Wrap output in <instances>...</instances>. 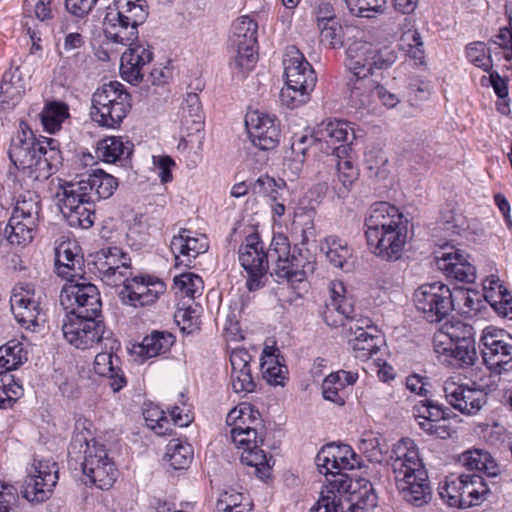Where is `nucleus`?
Instances as JSON below:
<instances>
[{"label": "nucleus", "mask_w": 512, "mask_h": 512, "mask_svg": "<svg viewBox=\"0 0 512 512\" xmlns=\"http://www.w3.org/2000/svg\"><path fill=\"white\" fill-rule=\"evenodd\" d=\"M226 423L231 426V439L241 450V463L252 468L253 474L264 479L271 470L272 457H267L261 446L264 443L265 429L259 411L250 404L242 403L230 410Z\"/></svg>", "instance_id": "f257e3e1"}, {"label": "nucleus", "mask_w": 512, "mask_h": 512, "mask_svg": "<svg viewBox=\"0 0 512 512\" xmlns=\"http://www.w3.org/2000/svg\"><path fill=\"white\" fill-rule=\"evenodd\" d=\"M8 155L22 176L32 182L48 179L52 169L61 161L56 141L51 138L37 139L23 121L11 139Z\"/></svg>", "instance_id": "f03ea898"}, {"label": "nucleus", "mask_w": 512, "mask_h": 512, "mask_svg": "<svg viewBox=\"0 0 512 512\" xmlns=\"http://www.w3.org/2000/svg\"><path fill=\"white\" fill-rule=\"evenodd\" d=\"M391 467L396 487L403 499L416 506L426 503L430 495L428 476L412 439L403 438L394 445Z\"/></svg>", "instance_id": "7ed1b4c3"}, {"label": "nucleus", "mask_w": 512, "mask_h": 512, "mask_svg": "<svg viewBox=\"0 0 512 512\" xmlns=\"http://www.w3.org/2000/svg\"><path fill=\"white\" fill-rule=\"evenodd\" d=\"M283 65L286 86L281 89L280 99L287 107L295 108L308 101L317 77L311 64L295 46L286 48Z\"/></svg>", "instance_id": "20e7f679"}, {"label": "nucleus", "mask_w": 512, "mask_h": 512, "mask_svg": "<svg viewBox=\"0 0 512 512\" xmlns=\"http://www.w3.org/2000/svg\"><path fill=\"white\" fill-rule=\"evenodd\" d=\"M91 119L99 126L118 128L131 109V96L118 81L103 84L92 95Z\"/></svg>", "instance_id": "39448f33"}, {"label": "nucleus", "mask_w": 512, "mask_h": 512, "mask_svg": "<svg viewBox=\"0 0 512 512\" xmlns=\"http://www.w3.org/2000/svg\"><path fill=\"white\" fill-rule=\"evenodd\" d=\"M257 30L258 24L250 16H241L233 23L229 44L232 53L230 66L238 74H246L257 62Z\"/></svg>", "instance_id": "423d86ee"}, {"label": "nucleus", "mask_w": 512, "mask_h": 512, "mask_svg": "<svg viewBox=\"0 0 512 512\" xmlns=\"http://www.w3.org/2000/svg\"><path fill=\"white\" fill-rule=\"evenodd\" d=\"M82 282L69 279L60 294V303L67 315L101 317L102 302L98 288L82 277Z\"/></svg>", "instance_id": "0eeeda50"}, {"label": "nucleus", "mask_w": 512, "mask_h": 512, "mask_svg": "<svg viewBox=\"0 0 512 512\" xmlns=\"http://www.w3.org/2000/svg\"><path fill=\"white\" fill-rule=\"evenodd\" d=\"M241 266L247 272L246 287L250 292L262 288L269 269L268 256L258 234H250L238 249Z\"/></svg>", "instance_id": "6e6552de"}, {"label": "nucleus", "mask_w": 512, "mask_h": 512, "mask_svg": "<svg viewBox=\"0 0 512 512\" xmlns=\"http://www.w3.org/2000/svg\"><path fill=\"white\" fill-rule=\"evenodd\" d=\"M266 254L268 262L274 264L271 275L277 278V282L285 280L294 285L305 280V271L301 269L303 266L299 259L291 254L290 242L286 235L275 234Z\"/></svg>", "instance_id": "1a4fd4ad"}, {"label": "nucleus", "mask_w": 512, "mask_h": 512, "mask_svg": "<svg viewBox=\"0 0 512 512\" xmlns=\"http://www.w3.org/2000/svg\"><path fill=\"white\" fill-rule=\"evenodd\" d=\"M58 480V466L52 459H35L28 468L22 495L31 503L44 502L52 494Z\"/></svg>", "instance_id": "9d476101"}, {"label": "nucleus", "mask_w": 512, "mask_h": 512, "mask_svg": "<svg viewBox=\"0 0 512 512\" xmlns=\"http://www.w3.org/2000/svg\"><path fill=\"white\" fill-rule=\"evenodd\" d=\"M44 293L32 283H19L10 297L12 313L20 325L26 329L38 325L43 315Z\"/></svg>", "instance_id": "9b49d317"}, {"label": "nucleus", "mask_w": 512, "mask_h": 512, "mask_svg": "<svg viewBox=\"0 0 512 512\" xmlns=\"http://www.w3.org/2000/svg\"><path fill=\"white\" fill-rule=\"evenodd\" d=\"M64 338L78 349H88L107 339L100 317L66 315L62 324Z\"/></svg>", "instance_id": "f8f14e48"}, {"label": "nucleus", "mask_w": 512, "mask_h": 512, "mask_svg": "<svg viewBox=\"0 0 512 512\" xmlns=\"http://www.w3.org/2000/svg\"><path fill=\"white\" fill-rule=\"evenodd\" d=\"M82 470L91 483L100 489H109L117 477L114 463L102 445H89L85 450Z\"/></svg>", "instance_id": "ddd939ff"}, {"label": "nucleus", "mask_w": 512, "mask_h": 512, "mask_svg": "<svg viewBox=\"0 0 512 512\" xmlns=\"http://www.w3.org/2000/svg\"><path fill=\"white\" fill-rule=\"evenodd\" d=\"M448 286L442 282L421 285L414 293V302L430 323H440L448 316Z\"/></svg>", "instance_id": "4468645a"}, {"label": "nucleus", "mask_w": 512, "mask_h": 512, "mask_svg": "<svg viewBox=\"0 0 512 512\" xmlns=\"http://www.w3.org/2000/svg\"><path fill=\"white\" fill-rule=\"evenodd\" d=\"M74 190L67 183L62 187L61 213L70 227L88 229L94 223V202Z\"/></svg>", "instance_id": "2eb2a0df"}, {"label": "nucleus", "mask_w": 512, "mask_h": 512, "mask_svg": "<svg viewBox=\"0 0 512 512\" xmlns=\"http://www.w3.org/2000/svg\"><path fill=\"white\" fill-rule=\"evenodd\" d=\"M121 285L123 287L119 291L120 299L124 304L135 308L154 304L165 291L162 281L142 276L124 278Z\"/></svg>", "instance_id": "dca6fc26"}, {"label": "nucleus", "mask_w": 512, "mask_h": 512, "mask_svg": "<svg viewBox=\"0 0 512 512\" xmlns=\"http://www.w3.org/2000/svg\"><path fill=\"white\" fill-rule=\"evenodd\" d=\"M245 125L254 146L272 150L279 144L280 128L274 116L261 111L248 112Z\"/></svg>", "instance_id": "f3484780"}, {"label": "nucleus", "mask_w": 512, "mask_h": 512, "mask_svg": "<svg viewBox=\"0 0 512 512\" xmlns=\"http://www.w3.org/2000/svg\"><path fill=\"white\" fill-rule=\"evenodd\" d=\"M409 223L407 217L397 207L388 202L373 204L365 218L366 238L376 239L379 233L386 232Z\"/></svg>", "instance_id": "a211bd4d"}, {"label": "nucleus", "mask_w": 512, "mask_h": 512, "mask_svg": "<svg viewBox=\"0 0 512 512\" xmlns=\"http://www.w3.org/2000/svg\"><path fill=\"white\" fill-rule=\"evenodd\" d=\"M126 255L118 247L103 248L95 255V265L103 280L110 286H119L132 275Z\"/></svg>", "instance_id": "6ab92c4d"}, {"label": "nucleus", "mask_w": 512, "mask_h": 512, "mask_svg": "<svg viewBox=\"0 0 512 512\" xmlns=\"http://www.w3.org/2000/svg\"><path fill=\"white\" fill-rule=\"evenodd\" d=\"M127 45L129 48L121 56L120 72L125 81L136 85L143 80L144 69L152 61L153 53L150 46L139 42Z\"/></svg>", "instance_id": "aec40b11"}, {"label": "nucleus", "mask_w": 512, "mask_h": 512, "mask_svg": "<svg viewBox=\"0 0 512 512\" xmlns=\"http://www.w3.org/2000/svg\"><path fill=\"white\" fill-rule=\"evenodd\" d=\"M67 184L93 202L108 199L118 187L117 179L101 169H96L86 177Z\"/></svg>", "instance_id": "412c9836"}, {"label": "nucleus", "mask_w": 512, "mask_h": 512, "mask_svg": "<svg viewBox=\"0 0 512 512\" xmlns=\"http://www.w3.org/2000/svg\"><path fill=\"white\" fill-rule=\"evenodd\" d=\"M314 138L319 148L329 157L332 155L333 147L340 144L351 147L355 134L348 122L334 120L318 125L314 131Z\"/></svg>", "instance_id": "4be33fe9"}, {"label": "nucleus", "mask_w": 512, "mask_h": 512, "mask_svg": "<svg viewBox=\"0 0 512 512\" xmlns=\"http://www.w3.org/2000/svg\"><path fill=\"white\" fill-rule=\"evenodd\" d=\"M409 223L402 224L396 228L379 233L376 239H367V244L372 252L386 260H397L401 257L402 251L408 239Z\"/></svg>", "instance_id": "5701e85b"}, {"label": "nucleus", "mask_w": 512, "mask_h": 512, "mask_svg": "<svg viewBox=\"0 0 512 512\" xmlns=\"http://www.w3.org/2000/svg\"><path fill=\"white\" fill-rule=\"evenodd\" d=\"M414 415L419 426L428 434L440 439L448 437V420L442 406L426 399L414 406Z\"/></svg>", "instance_id": "b1692460"}, {"label": "nucleus", "mask_w": 512, "mask_h": 512, "mask_svg": "<svg viewBox=\"0 0 512 512\" xmlns=\"http://www.w3.org/2000/svg\"><path fill=\"white\" fill-rule=\"evenodd\" d=\"M316 465L321 474L342 475V471L353 469L355 454L348 445L323 447L316 456Z\"/></svg>", "instance_id": "393cba45"}, {"label": "nucleus", "mask_w": 512, "mask_h": 512, "mask_svg": "<svg viewBox=\"0 0 512 512\" xmlns=\"http://www.w3.org/2000/svg\"><path fill=\"white\" fill-rule=\"evenodd\" d=\"M351 150L349 145L340 144L337 147H333L332 155L327 157L326 160L327 164L335 167L338 180L342 184V187L337 192L339 196L346 195L358 178L359 173L351 156Z\"/></svg>", "instance_id": "a878e982"}, {"label": "nucleus", "mask_w": 512, "mask_h": 512, "mask_svg": "<svg viewBox=\"0 0 512 512\" xmlns=\"http://www.w3.org/2000/svg\"><path fill=\"white\" fill-rule=\"evenodd\" d=\"M170 248L176 260L180 256L186 258L185 265L188 266L192 259L208 249V241L205 235L197 234L188 229H181L170 243Z\"/></svg>", "instance_id": "bb28decb"}, {"label": "nucleus", "mask_w": 512, "mask_h": 512, "mask_svg": "<svg viewBox=\"0 0 512 512\" xmlns=\"http://www.w3.org/2000/svg\"><path fill=\"white\" fill-rule=\"evenodd\" d=\"M251 355L245 349H235L230 355L231 384L236 393H250L255 389L251 374Z\"/></svg>", "instance_id": "cd10ccee"}, {"label": "nucleus", "mask_w": 512, "mask_h": 512, "mask_svg": "<svg viewBox=\"0 0 512 512\" xmlns=\"http://www.w3.org/2000/svg\"><path fill=\"white\" fill-rule=\"evenodd\" d=\"M375 46L369 42L358 40L352 42L346 51L345 66L353 76H371L372 59Z\"/></svg>", "instance_id": "c85d7f7f"}, {"label": "nucleus", "mask_w": 512, "mask_h": 512, "mask_svg": "<svg viewBox=\"0 0 512 512\" xmlns=\"http://www.w3.org/2000/svg\"><path fill=\"white\" fill-rule=\"evenodd\" d=\"M484 294L465 286L453 285L450 289V310L465 318H470L481 311Z\"/></svg>", "instance_id": "c756f323"}, {"label": "nucleus", "mask_w": 512, "mask_h": 512, "mask_svg": "<svg viewBox=\"0 0 512 512\" xmlns=\"http://www.w3.org/2000/svg\"><path fill=\"white\" fill-rule=\"evenodd\" d=\"M450 406L465 415H475L487 403V393L482 389L459 385L450 392Z\"/></svg>", "instance_id": "7c9ffc66"}, {"label": "nucleus", "mask_w": 512, "mask_h": 512, "mask_svg": "<svg viewBox=\"0 0 512 512\" xmlns=\"http://www.w3.org/2000/svg\"><path fill=\"white\" fill-rule=\"evenodd\" d=\"M120 365V358L112 352L98 353L94 360V371L109 379L113 392L120 391L127 383Z\"/></svg>", "instance_id": "2f4dec72"}, {"label": "nucleus", "mask_w": 512, "mask_h": 512, "mask_svg": "<svg viewBox=\"0 0 512 512\" xmlns=\"http://www.w3.org/2000/svg\"><path fill=\"white\" fill-rule=\"evenodd\" d=\"M349 100L356 108H370L376 102L378 82L370 76H353L347 82Z\"/></svg>", "instance_id": "473e14b6"}, {"label": "nucleus", "mask_w": 512, "mask_h": 512, "mask_svg": "<svg viewBox=\"0 0 512 512\" xmlns=\"http://www.w3.org/2000/svg\"><path fill=\"white\" fill-rule=\"evenodd\" d=\"M174 342L175 337L171 333L154 330L145 336L141 343L133 346L132 353L141 360H146L166 353Z\"/></svg>", "instance_id": "72a5a7b5"}, {"label": "nucleus", "mask_w": 512, "mask_h": 512, "mask_svg": "<svg viewBox=\"0 0 512 512\" xmlns=\"http://www.w3.org/2000/svg\"><path fill=\"white\" fill-rule=\"evenodd\" d=\"M107 10L117 18H124L136 29L146 21L149 14L146 0H114Z\"/></svg>", "instance_id": "f704fd0d"}, {"label": "nucleus", "mask_w": 512, "mask_h": 512, "mask_svg": "<svg viewBox=\"0 0 512 512\" xmlns=\"http://www.w3.org/2000/svg\"><path fill=\"white\" fill-rule=\"evenodd\" d=\"M455 464L465 466L469 470H477L489 477H495L500 469L491 454L482 449L467 450L461 454L452 456Z\"/></svg>", "instance_id": "c9c22d12"}, {"label": "nucleus", "mask_w": 512, "mask_h": 512, "mask_svg": "<svg viewBox=\"0 0 512 512\" xmlns=\"http://www.w3.org/2000/svg\"><path fill=\"white\" fill-rule=\"evenodd\" d=\"M348 343L354 357L366 361L379 352L383 344V337L378 328H370L368 332L350 335Z\"/></svg>", "instance_id": "e433bc0d"}, {"label": "nucleus", "mask_w": 512, "mask_h": 512, "mask_svg": "<svg viewBox=\"0 0 512 512\" xmlns=\"http://www.w3.org/2000/svg\"><path fill=\"white\" fill-rule=\"evenodd\" d=\"M474 328H464L463 336L458 343H450V366L465 368L472 366L477 360Z\"/></svg>", "instance_id": "4c0bfd02"}, {"label": "nucleus", "mask_w": 512, "mask_h": 512, "mask_svg": "<svg viewBox=\"0 0 512 512\" xmlns=\"http://www.w3.org/2000/svg\"><path fill=\"white\" fill-rule=\"evenodd\" d=\"M485 350L483 351L484 361L494 367L498 373L512 369V345L501 340H496L493 336L485 338Z\"/></svg>", "instance_id": "58836bf2"}, {"label": "nucleus", "mask_w": 512, "mask_h": 512, "mask_svg": "<svg viewBox=\"0 0 512 512\" xmlns=\"http://www.w3.org/2000/svg\"><path fill=\"white\" fill-rule=\"evenodd\" d=\"M103 31L107 39L122 45L138 39V29L130 26L124 18H117L108 10L103 20Z\"/></svg>", "instance_id": "ea45409f"}, {"label": "nucleus", "mask_w": 512, "mask_h": 512, "mask_svg": "<svg viewBox=\"0 0 512 512\" xmlns=\"http://www.w3.org/2000/svg\"><path fill=\"white\" fill-rule=\"evenodd\" d=\"M180 124L188 135L202 129L204 115L199 96L196 93H187L180 110Z\"/></svg>", "instance_id": "a19ab883"}, {"label": "nucleus", "mask_w": 512, "mask_h": 512, "mask_svg": "<svg viewBox=\"0 0 512 512\" xmlns=\"http://www.w3.org/2000/svg\"><path fill=\"white\" fill-rule=\"evenodd\" d=\"M133 145L124 141L122 137L111 136L98 142L96 155L107 163H114L123 158H128L132 153Z\"/></svg>", "instance_id": "79ce46f5"}, {"label": "nucleus", "mask_w": 512, "mask_h": 512, "mask_svg": "<svg viewBox=\"0 0 512 512\" xmlns=\"http://www.w3.org/2000/svg\"><path fill=\"white\" fill-rule=\"evenodd\" d=\"M82 258L73 251L71 243H62L55 251V267L59 276L73 279L79 275Z\"/></svg>", "instance_id": "37998d69"}, {"label": "nucleus", "mask_w": 512, "mask_h": 512, "mask_svg": "<svg viewBox=\"0 0 512 512\" xmlns=\"http://www.w3.org/2000/svg\"><path fill=\"white\" fill-rule=\"evenodd\" d=\"M37 225L38 223L11 215L4 229V236L11 245L25 246L32 241Z\"/></svg>", "instance_id": "c03bdc74"}, {"label": "nucleus", "mask_w": 512, "mask_h": 512, "mask_svg": "<svg viewBox=\"0 0 512 512\" xmlns=\"http://www.w3.org/2000/svg\"><path fill=\"white\" fill-rule=\"evenodd\" d=\"M26 360L23 344L18 340L8 341L0 347V375L16 370Z\"/></svg>", "instance_id": "a18cd8bd"}, {"label": "nucleus", "mask_w": 512, "mask_h": 512, "mask_svg": "<svg viewBox=\"0 0 512 512\" xmlns=\"http://www.w3.org/2000/svg\"><path fill=\"white\" fill-rule=\"evenodd\" d=\"M40 211L39 196L35 192L26 191L18 196L12 215L38 223Z\"/></svg>", "instance_id": "49530a36"}, {"label": "nucleus", "mask_w": 512, "mask_h": 512, "mask_svg": "<svg viewBox=\"0 0 512 512\" xmlns=\"http://www.w3.org/2000/svg\"><path fill=\"white\" fill-rule=\"evenodd\" d=\"M24 92V86L19 76L15 80L13 73H5L0 83V108L9 109L14 107Z\"/></svg>", "instance_id": "de8ad7c7"}, {"label": "nucleus", "mask_w": 512, "mask_h": 512, "mask_svg": "<svg viewBox=\"0 0 512 512\" xmlns=\"http://www.w3.org/2000/svg\"><path fill=\"white\" fill-rule=\"evenodd\" d=\"M68 117L69 108L64 102L52 101L41 112V122L49 133L60 130L63 121Z\"/></svg>", "instance_id": "09e8293b"}, {"label": "nucleus", "mask_w": 512, "mask_h": 512, "mask_svg": "<svg viewBox=\"0 0 512 512\" xmlns=\"http://www.w3.org/2000/svg\"><path fill=\"white\" fill-rule=\"evenodd\" d=\"M353 311L354 308L350 301L339 302V300H330L323 311V319L329 326L347 327L348 319Z\"/></svg>", "instance_id": "8fccbe9b"}, {"label": "nucleus", "mask_w": 512, "mask_h": 512, "mask_svg": "<svg viewBox=\"0 0 512 512\" xmlns=\"http://www.w3.org/2000/svg\"><path fill=\"white\" fill-rule=\"evenodd\" d=\"M166 457L174 469H185L193 459V450L190 444L172 439L167 445Z\"/></svg>", "instance_id": "3c124183"}, {"label": "nucleus", "mask_w": 512, "mask_h": 512, "mask_svg": "<svg viewBox=\"0 0 512 512\" xmlns=\"http://www.w3.org/2000/svg\"><path fill=\"white\" fill-rule=\"evenodd\" d=\"M321 250L326 254L328 261L337 268H342L351 255L347 244L333 236L325 239L321 244Z\"/></svg>", "instance_id": "603ef678"}, {"label": "nucleus", "mask_w": 512, "mask_h": 512, "mask_svg": "<svg viewBox=\"0 0 512 512\" xmlns=\"http://www.w3.org/2000/svg\"><path fill=\"white\" fill-rule=\"evenodd\" d=\"M173 282L174 288L184 297L194 299L202 294L203 281L194 273L188 272L175 276Z\"/></svg>", "instance_id": "864d4df0"}, {"label": "nucleus", "mask_w": 512, "mask_h": 512, "mask_svg": "<svg viewBox=\"0 0 512 512\" xmlns=\"http://www.w3.org/2000/svg\"><path fill=\"white\" fill-rule=\"evenodd\" d=\"M218 512H251L252 504L241 493L224 492L217 503Z\"/></svg>", "instance_id": "5fc2aeb1"}, {"label": "nucleus", "mask_w": 512, "mask_h": 512, "mask_svg": "<svg viewBox=\"0 0 512 512\" xmlns=\"http://www.w3.org/2000/svg\"><path fill=\"white\" fill-rule=\"evenodd\" d=\"M358 489L355 487L352 491L354 505L362 506L364 510L369 512V509L377 505V495L375 493L372 483L367 479H359L356 481Z\"/></svg>", "instance_id": "6e6d98bb"}, {"label": "nucleus", "mask_w": 512, "mask_h": 512, "mask_svg": "<svg viewBox=\"0 0 512 512\" xmlns=\"http://www.w3.org/2000/svg\"><path fill=\"white\" fill-rule=\"evenodd\" d=\"M345 4L352 15L371 18L382 12L386 0H345Z\"/></svg>", "instance_id": "4d7b16f0"}, {"label": "nucleus", "mask_w": 512, "mask_h": 512, "mask_svg": "<svg viewBox=\"0 0 512 512\" xmlns=\"http://www.w3.org/2000/svg\"><path fill=\"white\" fill-rule=\"evenodd\" d=\"M388 162V157L380 147H370L364 155V164L368 170L375 177L384 178L386 176L385 166Z\"/></svg>", "instance_id": "13d9d810"}, {"label": "nucleus", "mask_w": 512, "mask_h": 512, "mask_svg": "<svg viewBox=\"0 0 512 512\" xmlns=\"http://www.w3.org/2000/svg\"><path fill=\"white\" fill-rule=\"evenodd\" d=\"M466 54L468 60L475 66L490 72L492 60L483 42H474L467 46Z\"/></svg>", "instance_id": "bf43d9fd"}, {"label": "nucleus", "mask_w": 512, "mask_h": 512, "mask_svg": "<svg viewBox=\"0 0 512 512\" xmlns=\"http://www.w3.org/2000/svg\"><path fill=\"white\" fill-rule=\"evenodd\" d=\"M22 395V386L12 377L0 380V409L11 408Z\"/></svg>", "instance_id": "052dcab7"}, {"label": "nucleus", "mask_w": 512, "mask_h": 512, "mask_svg": "<svg viewBox=\"0 0 512 512\" xmlns=\"http://www.w3.org/2000/svg\"><path fill=\"white\" fill-rule=\"evenodd\" d=\"M312 512H368L361 506L350 504L346 511L340 505V500L333 492L322 496L312 508Z\"/></svg>", "instance_id": "680f3d73"}, {"label": "nucleus", "mask_w": 512, "mask_h": 512, "mask_svg": "<svg viewBox=\"0 0 512 512\" xmlns=\"http://www.w3.org/2000/svg\"><path fill=\"white\" fill-rule=\"evenodd\" d=\"M484 294V300L490 304L494 311L501 317L512 319V296L507 288H503L501 294Z\"/></svg>", "instance_id": "e2e57ef3"}, {"label": "nucleus", "mask_w": 512, "mask_h": 512, "mask_svg": "<svg viewBox=\"0 0 512 512\" xmlns=\"http://www.w3.org/2000/svg\"><path fill=\"white\" fill-rule=\"evenodd\" d=\"M268 358L269 360H264L261 363L263 377L270 384L283 386L287 368L284 365L279 364L278 361L274 362L272 354H269Z\"/></svg>", "instance_id": "0e129e2a"}, {"label": "nucleus", "mask_w": 512, "mask_h": 512, "mask_svg": "<svg viewBox=\"0 0 512 512\" xmlns=\"http://www.w3.org/2000/svg\"><path fill=\"white\" fill-rule=\"evenodd\" d=\"M343 389V383L340 381L338 374H329L322 383V394L324 399L339 406L345 404V399L340 395V391Z\"/></svg>", "instance_id": "69168bd1"}, {"label": "nucleus", "mask_w": 512, "mask_h": 512, "mask_svg": "<svg viewBox=\"0 0 512 512\" xmlns=\"http://www.w3.org/2000/svg\"><path fill=\"white\" fill-rule=\"evenodd\" d=\"M403 40L407 42L409 47L407 50L409 58L413 59L416 65L423 64L425 52L420 33L417 30H409L404 33Z\"/></svg>", "instance_id": "338daca9"}, {"label": "nucleus", "mask_w": 512, "mask_h": 512, "mask_svg": "<svg viewBox=\"0 0 512 512\" xmlns=\"http://www.w3.org/2000/svg\"><path fill=\"white\" fill-rule=\"evenodd\" d=\"M19 501L16 487L0 481V512H18Z\"/></svg>", "instance_id": "774afa93"}]
</instances>
